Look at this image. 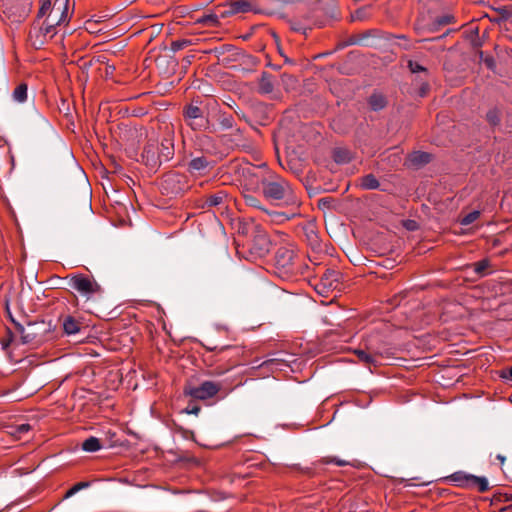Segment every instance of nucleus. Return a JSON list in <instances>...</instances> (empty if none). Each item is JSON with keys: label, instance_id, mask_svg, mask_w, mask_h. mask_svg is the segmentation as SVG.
Wrapping results in <instances>:
<instances>
[{"label": "nucleus", "instance_id": "4c0bfd02", "mask_svg": "<svg viewBox=\"0 0 512 512\" xmlns=\"http://www.w3.org/2000/svg\"><path fill=\"white\" fill-rule=\"evenodd\" d=\"M337 198L334 197H324L318 200V207L322 210L328 209L333 211L334 203H336Z\"/></svg>", "mask_w": 512, "mask_h": 512}, {"label": "nucleus", "instance_id": "a211bd4d", "mask_svg": "<svg viewBox=\"0 0 512 512\" xmlns=\"http://www.w3.org/2000/svg\"><path fill=\"white\" fill-rule=\"evenodd\" d=\"M243 199H244V202H245V204L247 206L255 208V209H258V210H261V211L267 213L270 216H273L275 218H283L285 220L290 219V216H288L285 213H282V212H269L268 210H266L261 205L260 200L256 196H254L252 194H249V193L243 194Z\"/></svg>", "mask_w": 512, "mask_h": 512}, {"label": "nucleus", "instance_id": "ddd939ff", "mask_svg": "<svg viewBox=\"0 0 512 512\" xmlns=\"http://www.w3.org/2000/svg\"><path fill=\"white\" fill-rule=\"evenodd\" d=\"M214 167V162L206 156L193 157L187 164V171L191 175L204 176Z\"/></svg>", "mask_w": 512, "mask_h": 512}, {"label": "nucleus", "instance_id": "0eeeda50", "mask_svg": "<svg viewBox=\"0 0 512 512\" xmlns=\"http://www.w3.org/2000/svg\"><path fill=\"white\" fill-rule=\"evenodd\" d=\"M295 252L293 249L282 246L275 253L274 265L281 277H289L297 270L295 266Z\"/></svg>", "mask_w": 512, "mask_h": 512}, {"label": "nucleus", "instance_id": "bf43d9fd", "mask_svg": "<svg viewBox=\"0 0 512 512\" xmlns=\"http://www.w3.org/2000/svg\"><path fill=\"white\" fill-rule=\"evenodd\" d=\"M229 351H238V348L236 346H223L220 348L219 353L223 354L225 352Z\"/></svg>", "mask_w": 512, "mask_h": 512}, {"label": "nucleus", "instance_id": "e433bc0d", "mask_svg": "<svg viewBox=\"0 0 512 512\" xmlns=\"http://www.w3.org/2000/svg\"><path fill=\"white\" fill-rule=\"evenodd\" d=\"M192 45V40L190 39H178L171 43V51L178 52L180 50H183L184 48Z\"/></svg>", "mask_w": 512, "mask_h": 512}, {"label": "nucleus", "instance_id": "09e8293b", "mask_svg": "<svg viewBox=\"0 0 512 512\" xmlns=\"http://www.w3.org/2000/svg\"><path fill=\"white\" fill-rule=\"evenodd\" d=\"M488 266L489 263L487 260H481L474 264V271L479 275H483L484 271L488 268Z\"/></svg>", "mask_w": 512, "mask_h": 512}, {"label": "nucleus", "instance_id": "680f3d73", "mask_svg": "<svg viewBox=\"0 0 512 512\" xmlns=\"http://www.w3.org/2000/svg\"><path fill=\"white\" fill-rule=\"evenodd\" d=\"M449 33H450V30H447V32H446V33H444V34H443V35H441V36L434 37V38H431V39H424V40H422V41H423V42H425V41H437V40H441V39L446 38V37H447V35H448Z\"/></svg>", "mask_w": 512, "mask_h": 512}, {"label": "nucleus", "instance_id": "39448f33", "mask_svg": "<svg viewBox=\"0 0 512 512\" xmlns=\"http://www.w3.org/2000/svg\"><path fill=\"white\" fill-rule=\"evenodd\" d=\"M32 5V0H2V13L11 24H20L30 14Z\"/></svg>", "mask_w": 512, "mask_h": 512}, {"label": "nucleus", "instance_id": "f3484780", "mask_svg": "<svg viewBox=\"0 0 512 512\" xmlns=\"http://www.w3.org/2000/svg\"><path fill=\"white\" fill-rule=\"evenodd\" d=\"M208 106L211 107L212 110L218 111L216 119H217L222 130H228V129L234 128V125H235L234 117L231 114L222 112L219 109V104L217 103L216 100H212V102H209Z\"/></svg>", "mask_w": 512, "mask_h": 512}, {"label": "nucleus", "instance_id": "37998d69", "mask_svg": "<svg viewBox=\"0 0 512 512\" xmlns=\"http://www.w3.org/2000/svg\"><path fill=\"white\" fill-rule=\"evenodd\" d=\"M331 228L334 231V233L338 236H345V228H343V224H341L338 220L332 219L331 221Z\"/></svg>", "mask_w": 512, "mask_h": 512}, {"label": "nucleus", "instance_id": "774afa93", "mask_svg": "<svg viewBox=\"0 0 512 512\" xmlns=\"http://www.w3.org/2000/svg\"><path fill=\"white\" fill-rule=\"evenodd\" d=\"M502 377L512 380V367L507 371V374H503Z\"/></svg>", "mask_w": 512, "mask_h": 512}, {"label": "nucleus", "instance_id": "4468645a", "mask_svg": "<svg viewBox=\"0 0 512 512\" xmlns=\"http://www.w3.org/2000/svg\"><path fill=\"white\" fill-rule=\"evenodd\" d=\"M252 9V4L248 0H237L230 3H227L222 6V10H220V16L222 18H227L232 15H236L239 13H246Z\"/></svg>", "mask_w": 512, "mask_h": 512}, {"label": "nucleus", "instance_id": "c756f323", "mask_svg": "<svg viewBox=\"0 0 512 512\" xmlns=\"http://www.w3.org/2000/svg\"><path fill=\"white\" fill-rule=\"evenodd\" d=\"M354 355H356L358 357L360 362H363L364 364L368 365L369 367L371 365H376L377 359L370 352H366L361 349H354Z\"/></svg>", "mask_w": 512, "mask_h": 512}, {"label": "nucleus", "instance_id": "052dcab7", "mask_svg": "<svg viewBox=\"0 0 512 512\" xmlns=\"http://www.w3.org/2000/svg\"><path fill=\"white\" fill-rule=\"evenodd\" d=\"M0 150H3V152L5 154H9L10 153V149L8 147V145L6 144V142L0 138Z\"/></svg>", "mask_w": 512, "mask_h": 512}, {"label": "nucleus", "instance_id": "58836bf2", "mask_svg": "<svg viewBox=\"0 0 512 512\" xmlns=\"http://www.w3.org/2000/svg\"><path fill=\"white\" fill-rule=\"evenodd\" d=\"M181 179H184V176L179 174V173H169V174H166L164 176V180H163V188L166 189L168 185L172 184V183H175V182H180Z\"/></svg>", "mask_w": 512, "mask_h": 512}, {"label": "nucleus", "instance_id": "aec40b11", "mask_svg": "<svg viewBox=\"0 0 512 512\" xmlns=\"http://www.w3.org/2000/svg\"><path fill=\"white\" fill-rule=\"evenodd\" d=\"M274 87V76L266 71H263L258 80V92L262 95H268L274 91Z\"/></svg>", "mask_w": 512, "mask_h": 512}, {"label": "nucleus", "instance_id": "dca6fc26", "mask_svg": "<svg viewBox=\"0 0 512 512\" xmlns=\"http://www.w3.org/2000/svg\"><path fill=\"white\" fill-rule=\"evenodd\" d=\"M142 159L145 165L151 169H157L163 163L154 144H147L144 147L142 152Z\"/></svg>", "mask_w": 512, "mask_h": 512}, {"label": "nucleus", "instance_id": "6e6552de", "mask_svg": "<svg viewBox=\"0 0 512 512\" xmlns=\"http://www.w3.org/2000/svg\"><path fill=\"white\" fill-rule=\"evenodd\" d=\"M449 480L461 488H476L479 492H485L489 489V482L486 477L476 476L464 471L454 472L449 476Z\"/></svg>", "mask_w": 512, "mask_h": 512}, {"label": "nucleus", "instance_id": "393cba45", "mask_svg": "<svg viewBox=\"0 0 512 512\" xmlns=\"http://www.w3.org/2000/svg\"><path fill=\"white\" fill-rule=\"evenodd\" d=\"M220 10H222V6L218 7L214 13L203 15L198 19V22L209 27L217 26L219 24V19H223L220 16Z\"/></svg>", "mask_w": 512, "mask_h": 512}, {"label": "nucleus", "instance_id": "c9c22d12", "mask_svg": "<svg viewBox=\"0 0 512 512\" xmlns=\"http://www.w3.org/2000/svg\"><path fill=\"white\" fill-rule=\"evenodd\" d=\"M371 7H372L371 5H366V6L360 7L357 10H355L354 11V21L355 20L363 21V20H366L367 18H369L371 15Z\"/></svg>", "mask_w": 512, "mask_h": 512}, {"label": "nucleus", "instance_id": "72a5a7b5", "mask_svg": "<svg viewBox=\"0 0 512 512\" xmlns=\"http://www.w3.org/2000/svg\"><path fill=\"white\" fill-rule=\"evenodd\" d=\"M360 186L363 189L372 190L379 186V182L374 175L368 174L361 179Z\"/></svg>", "mask_w": 512, "mask_h": 512}, {"label": "nucleus", "instance_id": "e2e57ef3", "mask_svg": "<svg viewBox=\"0 0 512 512\" xmlns=\"http://www.w3.org/2000/svg\"><path fill=\"white\" fill-rule=\"evenodd\" d=\"M449 33H450V30H447V32H446V33H444V34H443V35H441V36L434 37V38H431V39H424V40H422V41H423V42H425V41H437V40H441V39L446 38V37H447V35H448Z\"/></svg>", "mask_w": 512, "mask_h": 512}, {"label": "nucleus", "instance_id": "69168bd1", "mask_svg": "<svg viewBox=\"0 0 512 512\" xmlns=\"http://www.w3.org/2000/svg\"><path fill=\"white\" fill-rule=\"evenodd\" d=\"M77 491L73 488V486L66 492L64 498H69L71 496H73L74 494H76Z\"/></svg>", "mask_w": 512, "mask_h": 512}, {"label": "nucleus", "instance_id": "49530a36", "mask_svg": "<svg viewBox=\"0 0 512 512\" xmlns=\"http://www.w3.org/2000/svg\"><path fill=\"white\" fill-rule=\"evenodd\" d=\"M486 118H487L488 122L493 126H496L500 123V117L496 110H490L487 113Z\"/></svg>", "mask_w": 512, "mask_h": 512}, {"label": "nucleus", "instance_id": "3c124183", "mask_svg": "<svg viewBox=\"0 0 512 512\" xmlns=\"http://www.w3.org/2000/svg\"><path fill=\"white\" fill-rule=\"evenodd\" d=\"M512 499V496H508L507 494H501V493H497V494H494L492 499H491V503L494 504V503H498V502H507V501H510Z\"/></svg>", "mask_w": 512, "mask_h": 512}, {"label": "nucleus", "instance_id": "4d7b16f0", "mask_svg": "<svg viewBox=\"0 0 512 512\" xmlns=\"http://www.w3.org/2000/svg\"><path fill=\"white\" fill-rule=\"evenodd\" d=\"M89 485H90L89 482H79V483L75 484L73 486V488L78 492V491H80V490H82L84 488L89 487Z\"/></svg>", "mask_w": 512, "mask_h": 512}, {"label": "nucleus", "instance_id": "a18cd8bd", "mask_svg": "<svg viewBox=\"0 0 512 512\" xmlns=\"http://www.w3.org/2000/svg\"><path fill=\"white\" fill-rule=\"evenodd\" d=\"M338 70L340 73L350 75L352 73V65L348 60L338 63Z\"/></svg>", "mask_w": 512, "mask_h": 512}, {"label": "nucleus", "instance_id": "7ed1b4c3", "mask_svg": "<svg viewBox=\"0 0 512 512\" xmlns=\"http://www.w3.org/2000/svg\"><path fill=\"white\" fill-rule=\"evenodd\" d=\"M17 330L21 334L22 343L38 346L51 338L53 328L51 322L36 321L29 322L26 326L17 324Z\"/></svg>", "mask_w": 512, "mask_h": 512}, {"label": "nucleus", "instance_id": "5fc2aeb1", "mask_svg": "<svg viewBox=\"0 0 512 512\" xmlns=\"http://www.w3.org/2000/svg\"><path fill=\"white\" fill-rule=\"evenodd\" d=\"M325 25L324 21H318V20H311L307 23V27L311 29L313 26L316 27H323Z\"/></svg>", "mask_w": 512, "mask_h": 512}, {"label": "nucleus", "instance_id": "de8ad7c7", "mask_svg": "<svg viewBox=\"0 0 512 512\" xmlns=\"http://www.w3.org/2000/svg\"><path fill=\"white\" fill-rule=\"evenodd\" d=\"M201 410V407L195 403V402H190L186 408H184L183 412L186 413V414H194V415H198L199 412Z\"/></svg>", "mask_w": 512, "mask_h": 512}, {"label": "nucleus", "instance_id": "13d9d810", "mask_svg": "<svg viewBox=\"0 0 512 512\" xmlns=\"http://www.w3.org/2000/svg\"><path fill=\"white\" fill-rule=\"evenodd\" d=\"M351 44H352V38L350 37V38H348L346 41L339 43V44L336 46V49H335V50H339V49L345 48V47H347V46H349V45H351Z\"/></svg>", "mask_w": 512, "mask_h": 512}, {"label": "nucleus", "instance_id": "9b49d317", "mask_svg": "<svg viewBox=\"0 0 512 512\" xmlns=\"http://www.w3.org/2000/svg\"><path fill=\"white\" fill-rule=\"evenodd\" d=\"M220 389V384L213 381H204L199 386L186 385L183 393L195 400H207L214 397Z\"/></svg>", "mask_w": 512, "mask_h": 512}, {"label": "nucleus", "instance_id": "f8f14e48", "mask_svg": "<svg viewBox=\"0 0 512 512\" xmlns=\"http://www.w3.org/2000/svg\"><path fill=\"white\" fill-rule=\"evenodd\" d=\"M183 117L187 125L194 131H203L209 127V121L200 107L189 104L183 109Z\"/></svg>", "mask_w": 512, "mask_h": 512}, {"label": "nucleus", "instance_id": "2eb2a0df", "mask_svg": "<svg viewBox=\"0 0 512 512\" xmlns=\"http://www.w3.org/2000/svg\"><path fill=\"white\" fill-rule=\"evenodd\" d=\"M156 148L162 162L172 160L175 154L173 133L168 132L161 140L159 147Z\"/></svg>", "mask_w": 512, "mask_h": 512}, {"label": "nucleus", "instance_id": "cd10ccee", "mask_svg": "<svg viewBox=\"0 0 512 512\" xmlns=\"http://www.w3.org/2000/svg\"><path fill=\"white\" fill-rule=\"evenodd\" d=\"M28 86L26 83L18 84L12 92V98L15 102L23 103L27 100Z\"/></svg>", "mask_w": 512, "mask_h": 512}, {"label": "nucleus", "instance_id": "b1692460", "mask_svg": "<svg viewBox=\"0 0 512 512\" xmlns=\"http://www.w3.org/2000/svg\"><path fill=\"white\" fill-rule=\"evenodd\" d=\"M340 277L341 274L338 271L327 269L321 276L320 282H323L325 285L337 288L339 285Z\"/></svg>", "mask_w": 512, "mask_h": 512}, {"label": "nucleus", "instance_id": "5701e85b", "mask_svg": "<svg viewBox=\"0 0 512 512\" xmlns=\"http://www.w3.org/2000/svg\"><path fill=\"white\" fill-rule=\"evenodd\" d=\"M31 430V425L28 423L9 425L6 427V432L11 437L20 440L25 434Z\"/></svg>", "mask_w": 512, "mask_h": 512}, {"label": "nucleus", "instance_id": "338daca9", "mask_svg": "<svg viewBox=\"0 0 512 512\" xmlns=\"http://www.w3.org/2000/svg\"><path fill=\"white\" fill-rule=\"evenodd\" d=\"M300 471L301 473L306 474L308 476H313L311 468L300 469Z\"/></svg>", "mask_w": 512, "mask_h": 512}, {"label": "nucleus", "instance_id": "ea45409f", "mask_svg": "<svg viewBox=\"0 0 512 512\" xmlns=\"http://www.w3.org/2000/svg\"><path fill=\"white\" fill-rule=\"evenodd\" d=\"M453 21H454L453 15L447 14V15L437 17L434 21V27L432 28V31H435L437 29V27H439V26H443V25L452 23Z\"/></svg>", "mask_w": 512, "mask_h": 512}, {"label": "nucleus", "instance_id": "7c9ffc66", "mask_svg": "<svg viewBox=\"0 0 512 512\" xmlns=\"http://www.w3.org/2000/svg\"><path fill=\"white\" fill-rule=\"evenodd\" d=\"M369 105L374 111L382 110L386 106V99L381 94H372L369 98Z\"/></svg>", "mask_w": 512, "mask_h": 512}, {"label": "nucleus", "instance_id": "bb28decb", "mask_svg": "<svg viewBox=\"0 0 512 512\" xmlns=\"http://www.w3.org/2000/svg\"><path fill=\"white\" fill-rule=\"evenodd\" d=\"M351 210H352V204L350 203V201L347 198H345V199L337 198L336 203H334L333 211L343 214L344 216L347 217V220L350 221L351 220L350 219Z\"/></svg>", "mask_w": 512, "mask_h": 512}, {"label": "nucleus", "instance_id": "c03bdc74", "mask_svg": "<svg viewBox=\"0 0 512 512\" xmlns=\"http://www.w3.org/2000/svg\"><path fill=\"white\" fill-rule=\"evenodd\" d=\"M334 289L335 288L333 286L325 285L323 282H319L318 284L315 285L316 292L323 296H327L328 293Z\"/></svg>", "mask_w": 512, "mask_h": 512}, {"label": "nucleus", "instance_id": "20e7f679", "mask_svg": "<svg viewBox=\"0 0 512 512\" xmlns=\"http://www.w3.org/2000/svg\"><path fill=\"white\" fill-rule=\"evenodd\" d=\"M304 241L310 248L308 257L311 262L319 264L322 256L328 255V245L323 243L319 237L317 227L314 223H308L302 227Z\"/></svg>", "mask_w": 512, "mask_h": 512}, {"label": "nucleus", "instance_id": "8fccbe9b", "mask_svg": "<svg viewBox=\"0 0 512 512\" xmlns=\"http://www.w3.org/2000/svg\"><path fill=\"white\" fill-rule=\"evenodd\" d=\"M331 127L333 130L338 131V132H344V131L348 130L347 128H344L342 126V117H340V116H338L332 120Z\"/></svg>", "mask_w": 512, "mask_h": 512}, {"label": "nucleus", "instance_id": "f704fd0d", "mask_svg": "<svg viewBox=\"0 0 512 512\" xmlns=\"http://www.w3.org/2000/svg\"><path fill=\"white\" fill-rule=\"evenodd\" d=\"M264 364H266L271 369H276V370H280V371L284 370L285 367L289 366L287 360L280 359V358L269 359V360L265 361Z\"/></svg>", "mask_w": 512, "mask_h": 512}, {"label": "nucleus", "instance_id": "c85d7f7f", "mask_svg": "<svg viewBox=\"0 0 512 512\" xmlns=\"http://www.w3.org/2000/svg\"><path fill=\"white\" fill-rule=\"evenodd\" d=\"M281 84L285 91H294L298 87V79L294 75L283 73L281 75Z\"/></svg>", "mask_w": 512, "mask_h": 512}, {"label": "nucleus", "instance_id": "6ab92c4d", "mask_svg": "<svg viewBox=\"0 0 512 512\" xmlns=\"http://www.w3.org/2000/svg\"><path fill=\"white\" fill-rule=\"evenodd\" d=\"M228 194L226 191L220 190L214 194H210L204 197L203 208L212 207H225L227 202Z\"/></svg>", "mask_w": 512, "mask_h": 512}, {"label": "nucleus", "instance_id": "f03ea898", "mask_svg": "<svg viewBox=\"0 0 512 512\" xmlns=\"http://www.w3.org/2000/svg\"><path fill=\"white\" fill-rule=\"evenodd\" d=\"M271 178L262 186L263 196L272 201L286 200L287 203L296 204L297 201L288 181L271 172Z\"/></svg>", "mask_w": 512, "mask_h": 512}, {"label": "nucleus", "instance_id": "2f4dec72", "mask_svg": "<svg viewBox=\"0 0 512 512\" xmlns=\"http://www.w3.org/2000/svg\"><path fill=\"white\" fill-rule=\"evenodd\" d=\"M102 448L100 440L96 437H89L82 443V449L86 452H96Z\"/></svg>", "mask_w": 512, "mask_h": 512}, {"label": "nucleus", "instance_id": "9d476101", "mask_svg": "<svg viewBox=\"0 0 512 512\" xmlns=\"http://www.w3.org/2000/svg\"><path fill=\"white\" fill-rule=\"evenodd\" d=\"M271 249V241L268 234L256 225L253 231V239L251 241L249 252L254 258L265 257Z\"/></svg>", "mask_w": 512, "mask_h": 512}, {"label": "nucleus", "instance_id": "6e6d98bb", "mask_svg": "<svg viewBox=\"0 0 512 512\" xmlns=\"http://www.w3.org/2000/svg\"><path fill=\"white\" fill-rule=\"evenodd\" d=\"M429 90V85L427 82H422L420 84V96L423 97L426 95L427 91Z\"/></svg>", "mask_w": 512, "mask_h": 512}, {"label": "nucleus", "instance_id": "423d86ee", "mask_svg": "<svg viewBox=\"0 0 512 512\" xmlns=\"http://www.w3.org/2000/svg\"><path fill=\"white\" fill-rule=\"evenodd\" d=\"M68 286L81 296L90 299L95 294L102 293V287L92 277L83 273H73L66 277Z\"/></svg>", "mask_w": 512, "mask_h": 512}, {"label": "nucleus", "instance_id": "1a4fd4ad", "mask_svg": "<svg viewBox=\"0 0 512 512\" xmlns=\"http://www.w3.org/2000/svg\"><path fill=\"white\" fill-rule=\"evenodd\" d=\"M242 176L246 182V186H249L253 190L262 189L265 181L272 179L271 172L265 164L259 166L251 165L243 168Z\"/></svg>", "mask_w": 512, "mask_h": 512}, {"label": "nucleus", "instance_id": "0e129e2a", "mask_svg": "<svg viewBox=\"0 0 512 512\" xmlns=\"http://www.w3.org/2000/svg\"><path fill=\"white\" fill-rule=\"evenodd\" d=\"M77 491L73 488V486L66 492L64 498H69L71 496H73L74 494H76Z\"/></svg>", "mask_w": 512, "mask_h": 512}, {"label": "nucleus", "instance_id": "4be33fe9", "mask_svg": "<svg viewBox=\"0 0 512 512\" xmlns=\"http://www.w3.org/2000/svg\"><path fill=\"white\" fill-rule=\"evenodd\" d=\"M63 331L66 335H76L83 328V323L71 315H67L62 320Z\"/></svg>", "mask_w": 512, "mask_h": 512}, {"label": "nucleus", "instance_id": "79ce46f5", "mask_svg": "<svg viewBox=\"0 0 512 512\" xmlns=\"http://www.w3.org/2000/svg\"><path fill=\"white\" fill-rule=\"evenodd\" d=\"M408 68L412 73H428L427 69L424 66L413 60L408 61Z\"/></svg>", "mask_w": 512, "mask_h": 512}, {"label": "nucleus", "instance_id": "412c9836", "mask_svg": "<svg viewBox=\"0 0 512 512\" xmlns=\"http://www.w3.org/2000/svg\"><path fill=\"white\" fill-rule=\"evenodd\" d=\"M431 161V154L423 151L412 152L407 159L409 167L420 168L428 164Z\"/></svg>", "mask_w": 512, "mask_h": 512}, {"label": "nucleus", "instance_id": "a19ab883", "mask_svg": "<svg viewBox=\"0 0 512 512\" xmlns=\"http://www.w3.org/2000/svg\"><path fill=\"white\" fill-rule=\"evenodd\" d=\"M480 216V212L478 210H474L467 215H465L461 220V225L467 226L473 223L475 220H477Z\"/></svg>", "mask_w": 512, "mask_h": 512}, {"label": "nucleus", "instance_id": "603ef678", "mask_svg": "<svg viewBox=\"0 0 512 512\" xmlns=\"http://www.w3.org/2000/svg\"><path fill=\"white\" fill-rule=\"evenodd\" d=\"M353 43L354 44H362V45H365V46L372 45V43L369 40V35H367V34H363L362 36H359L357 38L354 37Z\"/></svg>", "mask_w": 512, "mask_h": 512}, {"label": "nucleus", "instance_id": "473e14b6", "mask_svg": "<svg viewBox=\"0 0 512 512\" xmlns=\"http://www.w3.org/2000/svg\"><path fill=\"white\" fill-rule=\"evenodd\" d=\"M498 17L495 18L496 22H501L512 18V5L509 6H500L495 8Z\"/></svg>", "mask_w": 512, "mask_h": 512}, {"label": "nucleus", "instance_id": "864d4df0", "mask_svg": "<svg viewBox=\"0 0 512 512\" xmlns=\"http://www.w3.org/2000/svg\"><path fill=\"white\" fill-rule=\"evenodd\" d=\"M324 463L328 464V463H336L338 466H344V465H348L349 462H346V461H343V460H336L335 458H325L323 460Z\"/></svg>", "mask_w": 512, "mask_h": 512}, {"label": "nucleus", "instance_id": "f257e3e1", "mask_svg": "<svg viewBox=\"0 0 512 512\" xmlns=\"http://www.w3.org/2000/svg\"><path fill=\"white\" fill-rule=\"evenodd\" d=\"M71 16L70 0H41L29 32L32 45H44L57 34V28L68 25Z\"/></svg>", "mask_w": 512, "mask_h": 512}, {"label": "nucleus", "instance_id": "a878e982", "mask_svg": "<svg viewBox=\"0 0 512 512\" xmlns=\"http://www.w3.org/2000/svg\"><path fill=\"white\" fill-rule=\"evenodd\" d=\"M332 158L337 164H345L350 162L351 154L347 148L336 147L333 149Z\"/></svg>", "mask_w": 512, "mask_h": 512}]
</instances>
